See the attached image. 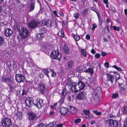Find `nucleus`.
<instances>
[{"mask_svg": "<svg viewBox=\"0 0 127 127\" xmlns=\"http://www.w3.org/2000/svg\"><path fill=\"white\" fill-rule=\"evenodd\" d=\"M53 123H50L46 127H45L44 126V124L42 123H41L40 124H38L35 127H52L53 126Z\"/></svg>", "mask_w": 127, "mask_h": 127, "instance_id": "20", "label": "nucleus"}, {"mask_svg": "<svg viewBox=\"0 0 127 127\" xmlns=\"http://www.w3.org/2000/svg\"><path fill=\"white\" fill-rule=\"evenodd\" d=\"M103 30V31L105 33H108L110 31V30L109 28V26H105Z\"/></svg>", "mask_w": 127, "mask_h": 127, "instance_id": "31", "label": "nucleus"}, {"mask_svg": "<svg viewBox=\"0 0 127 127\" xmlns=\"http://www.w3.org/2000/svg\"><path fill=\"white\" fill-rule=\"evenodd\" d=\"M86 93L84 91H80L76 94V97L79 100H82L85 97Z\"/></svg>", "mask_w": 127, "mask_h": 127, "instance_id": "6", "label": "nucleus"}, {"mask_svg": "<svg viewBox=\"0 0 127 127\" xmlns=\"http://www.w3.org/2000/svg\"><path fill=\"white\" fill-rule=\"evenodd\" d=\"M81 52L83 55L85 57L87 56V54H86V51L85 49H82L81 50Z\"/></svg>", "mask_w": 127, "mask_h": 127, "instance_id": "38", "label": "nucleus"}, {"mask_svg": "<svg viewBox=\"0 0 127 127\" xmlns=\"http://www.w3.org/2000/svg\"><path fill=\"white\" fill-rule=\"evenodd\" d=\"M43 24L45 25L48 27H51L52 26V21L51 20L48 19L46 21H43L42 22Z\"/></svg>", "mask_w": 127, "mask_h": 127, "instance_id": "15", "label": "nucleus"}, {"mask_svg": "<svg viewBox=\"0 0 127 127\" xmlns=\"http://www.w3.org/2000/svg\"><path fill=\"white\" fill-rule=\"evenodd\" d=\"M75 84V83L73 82L70 80H68L67 81V85L69 86L70 87Z\"/></svg>", "mask_w": 127, "mask_h": 127, "instance_id": "30", "label": "nucleus"}, {"mask_svg": "<svg viewBox=\"0 0 127 127\" xmlns=\"http://www.w3.org/2000/svg\"><path fill=\"white\" fill-rule=\"evenodd\" d=\"M112 67L119 71H122V70L121 68L117 67L115 65L112 66Z\"/></svg>", "mask_w": 127, "mask_h": 127, "instance_id": "45", "label": "nucleus"}, {"mask_svg": "<svg viewBox=\"0 0 127 127\" xmlns=\"http://www.w3.org/2000/svg\"><path fill=\"white\" fill-rule=\"evenodd\" d=\"M85 72L89 73L92 75L94 73L93 69L91 67H89L88 69H86Z\"/></svg>", "mask_w": 127, "mask_h": 127, "instance_id": "27", "label": "nucleus"}, {"mask_svg": "<svg viewBox=\"0 0 127 127\" xmlns=\"http://www.w3.org/2000/svg\"><path fill=\"white\" fill-rule=\"evenodd\" d=\"M125 89V86H123L122 87H121L120 88V90L123 92L124 91Z\"/></svg>", "mask_w": 127, "mask_h": 127, "instance_id": "58", "label": "nucleus"}, {"mask_svg": "<svg viewBox=\"0 0 127 127\" xmlns=\"http://www.w3.org/2000/svg\"><path fill=\"white\" fill-rule=\"evenodd\" d=\"M32 103L39 108H41L43 105V100L39 98L33 100Z\"/></svg>", "mask_w": 127, "mask_h": 127, "instance_id": "5", "label": "nucleus"}, {"mask_svg": "<svg viewBox=\"0 0 127 127\" xmlns=\"http://www.w3.org/2000/svg\"><path fill=\"white\" fill-rule=\"evenodd\" d=\"M62 56L61 54L60 53L59 51L57 50L53 51L51 53L50 57L52 59H56L60 61Z\"/></svg>", "mask_w": 127, "mask_h": 127, "instance_id": "3", "label": "nucleus"}, {"mask_svg": "<svg viewBox=\"0 0 127 127\" xmlns=\"http://www.w3.org/2000/svg\"><path fill=\"white\" fill-rule=\"evenodd\" d=\"M39 24L38 22L33 21L30 22L28 24V25L29 28L31 29H34Z\"/></svg>", "mask_w": 127, "mask_h": 127, "instance_id": "7", "label": "nucleus"}, {"mask_svg": "<svg viewBox=\"0 0 127 127\" xmlns=\"http://www.w3.org/2000/svg\"><path fill=\"white\" fill-rule=\"evenodd\" d=\"M63 49L64 52L66 54H68L69 52V48L66 45H64L63 46Z\"/></svg>", "mask_w": 127, "mask_h": 127, "instance_id": "28", "label": "nucleus"}, {"mask_svg": "<svg viewBox=\"0 0 127 127\" xmlns=\"http://www.w3.org/2000/svg\"><path fill=\"white\" fill-rule=\"evenodd\" d=\"M66 88H65L62 90L61 95V98L60 99V101L61 103L63 104L65 98V97L66 95Z\"/></svg>", "mask_w": 127, "mask_h": 127, "instance_id": "8", "label": "nucleus"}, {"mask_svg": "<svg viewBox=\"0 0 127 127\" xmlns=\"http://www.w3.org/2000/svg\"><path fill=\"white\" fill-rule=\"evenodd\" d=\"M95 56L96 58L98 59L100 58V55L99 53H97L95 54Z\"/></svg>", "mask_w": 127, "mask_h": 127, "instance_id": "52", "label": "nucleus"}, {"mask_svg": "<svg viewBox=\"0 0 127 127\" xmlns=\"http://www.w3.org/2000/svg\"><path fill=\"white\" fill-rule=\"evenodd\" d=\"M76 89L75 84L73 85L70 87V90L75 93H76Z\"/></svg>", "mask_w": 127, "mask_h": 127, "instance_id": "36", "label": "nucleus"}, {"mask_svg": "<svg viewBox=\"0 0 127 127\" xmlns=\"http://www.w3.org/2000/svg\"><path fill=\"white\" fill-rule=\"evenodd\" d=\"M45 36L44 34L39 33L37 34L36 36V38L38 40L41 41L42 40Z\"/></svg>", "mask_w": 127, "mask_h": 127, "instance_id": "16", "label": "nucleus"}, {"mask_svg": "<svg viewBox=\"0 0 127 127\" xmlns=\"http://www.w3.org/2000/svg\"><path fill=\"white\" fill-rule=\"evenodd\" d=\"M97 26L95 23H94L93 25V27L92 28V30L93 31L95 30V29L96 28Z\"/></svg>", "mask_w": 127, "mask_h": 127, "instance_id": "56", "label": "nucleus"}, {"mask_svg": "<svg viewBox=\"0 0 127 127\" xmlns=\"http://www.w3.org/2000/svg\"><path fill=\"white\" fill-rule=\"evenodd\" d=\"M113 127H122V124L120 121L114 120Z\"/></svg>", "mask_w": 127, "mask_h": 127, "instance_id": "22", "label": "nucleus"}, {"mask_svg": "<svg viewBox=\"0 0 127 127\" xmlns=\"http://www.w3.org/2000/svg\"><path fill=\"white\" fill-rule=\"evenodd\" d=\"M12 33V31L9 28L6 29L4 32V35L6 36H10Z\"/></svg>", "mask_w": 127, "mask_h": 127, "instance_id": "14", "label": "nucleus"}, {"mask_svg": "<svg viewBox=\"0 0 127 127\" xmlns=\"http://www.w3.org/2000/svg\"><path fill=\"white\" fill-rule=\"evenodd\" d=\"M9 64L8 65V67H12V65H13V68H14V65H15V64H14V62H13V64H11L10 62H9Z\"/></svg>", "mask_w": 127, "mask_h": 127, "instance_id": "60", "label": "nucleus"}, {"mask_svg": "<svg viewBox=\"0 0 127 127\" xmlns=\"http://www.w3.org/2000/svg\"><path fill=\"white\" fill-rule=\"evenodd\" d=\"M86 69V68L85 66L80 65L77 68V70L80 73L85 72V70Z\"/></svg>", "mask_w": 127, "mask_h": 127, "instance_id": "17", "label": "nucleus"}, {"mask_svg": "<svg viewBox=\"0 0 127 127\" xmlns=\"http://www.w3.org/2000/svg\"><path fill=\"white\" fill-rule=\"evenodd\" d=\"M28 116V119L30 121L34 120L37 117L35 114L31 112L29 113Z\"/></svg>", "mask_w": 127, "mask_h": 127, "instance_id": "10", "label": "nucleus"}, {"mask_svg": "<svg viewBox=\"0 0 127 127\" xmlns=\"http://www.w3.org/2000/svg\"><path fill=\"white\" fill-rule=\"evenodd\" d=\"M35 1H32V0H31V3L30 4V9L29 11L31 12L35 8Z\"/></svg>", "mask_w": 127, "mask_h": 127, "instance_id": "23", "label": "nucleus"}, {"mask_svg": "<svg viewBox=\"0 0 127 127\" xmlns=\"http://www.w3.org/2000/svg\"><path fill=\"white\" fill-rule=\"evenodd\" d=\"M96 12L97 13L96 14H97L99 20V21H100V20L101 19V17L100 16V14L99 13V12Z\"/></svg>", "mask_w": 127, "mask_h": 127, "instance_id": "53", "label": "nucleus"}, {"mask_svg": "<svg viewBox=\"0 0 127 127\" xmlns=\"http://www.w3.org/2000/svg\"><path fill=\"white\" fill-rule=\"evenodd\" d=\"M74 16L76 18H77L79 17V14L77 13H75L74 14Z\"/></svg>", "mask_w": 127, "mask_h": 127, "instance_id": "63", "label": "nucleus"}, {"mask_svg": "<svg viewBox=\"0 0 127 127\" xmlns=\"http://www.w3.org/2000/svg\"><path fill=\"white\" fill-rule=\"evenodd\" d=\"M57 127H63V125L62 124H57L56 125Z\"/></svg>", "mask_w": 127, "mask_h": 127, "instance_id": "64", "label": "nucleus"}, {"mask_svg": "<svg viewBox=\"0 0 127 127\" xmlns=\"http://www.w3.org/2000/svg\"><path fill=\"white\" fill-rule=\"evenodd\" d=\"M91 9L92 10L94 11L96 13V12H98L97 11V10L95 8L93 7L91 8Z\"/></svg>", "mask_w": 127, "mask_h": 127, "instance_id": "61", "label": "nucleus"}, {"mask_svg": "<svg viewBox=\"0 0 127 127\" xmlns=\"http://www.w3.org/2000/svg\"><path fill=\"white\" fill-rule=\"evenodd\" d=\"M38 88L40 89V93L42 94L45 93V86L43 84H39L38 86Z\"/></svg>", "mask_w": 127, "mask_h": 127, "instance_id": "11", "label": "nucleus"}, {"mask_svg": "<svg viewBox=\"0 0 127 127\" xmlns=\"http://www.w3.org/2000/svg\"><path fill=\"white\" fill-rule=\"evenodd\" d=\"M74 39L76 41H77L79 40L80 38L79 36L76 35Z\"/></svg>", "mask_w": 127, "mask_h": 127, "instance_id": "54", "label": "nucleus"}, {"mask_svg": "<svg viewBox=\"0 0 127 127\" xmlns=\"http://www.w3.org/2000/svg\"><path fill=\"white\" fill-rule=\"evenodd\" d=\"M21 30H19V34L21 37L20 38L22 40L25 39L29 34V31L26 28H21Z\"/></svg>", "mask_w": 127, "mask_h": 127, "instance_id": "2", "label": "nucleus"}, {"mask_svg": "<svg viewBox=\"0 0 127 127\" xmlns=\"http://www.w3.org/2000/svg\"><path fill=\"white\" fill-rule=\"evenodd\" d=\"M106 53L104 52H102L101 53V56L103 57L105 56L106 55Z\"/></svg>", "mask_w": 127, "mask_h": 127, "instance_id": "62", "label": "nucleus"}, {"mask_svg": "<svg viewBox=\"0 0 127 127\" xmlns=\"http://www.w3.org/2000/svg\"><path fill=\"white\" fill-rule=\"evenodd\" d=\"M123 122V127H127V117L125 118Z\"/></svg>", "mask_w": 127, "mask_h": 127, "instance_id": "41", "label": "nucleus"}, {"mask_svg": "<svg viewBox=\"0 0 127 127\" xmlns=\"http://www.w3.org/2000/svg\"><path fill=\"white\" fill-rule=\"evenodd\" d=\"M27 93V92L26 90L24 89L22 91V95H26Z\"/></svg>", "mask_w": 127, "mask_h": 127, "instance_id": "55", "label": "nucleus"}, {"mask_svg": "<svg viewBox=\"0 0 127 127\" xmlns=\"http://www.w3.org/2000/svg\"><path fill=\"white\" fill-rule=\"evenodd\" d=\"M55 24L56 25V27L58 28L59 25H61V22L58 21L57 20H56L55 21Z\"/></svg>", "mask_w": 127, "mask_h": 127, "instance_id": "35", "label": "nucleus"}, {"mask_svg": "<svg viewBox=\"0 0 127 127\" xmlns=\"http://www.w3.org/2000/svg\"><path fill=\"white\" fill-rule=\"evenodd\" d=\"M39 31L41 32L40 33L44 34L46 32L47 30L45 27H42L39 29Z\"/></svg>", "mask_w": 127, "mask_h": 127, "instance_id": "29", "label": "nucleus"}, {"mask_svg": "<svg viewBox=\"0 0 127 127\" xmlns=\"http://www.w3.org/2000/svg\"><path fill=\"white\" fill-rule=\"evenodd\" d=\"M75 86L76 88V93L81 90V89L79 87V86L78 84H76V83H75Z\"/></svg>", "mask_w": 127, "mask_h": 127, "instance_id": "42", "label": "nucleus"}, {"mask_svg": "<svg viewBox=\"0 0 127 127\" xmlns=\"http://www.w3.org/2000/svg\"><path fill=\"white\" fill-rule=\"evenodd\" d=\"M104 66L105 67L107 68L109 67V63H108L106 62L104 64Z\"/></svg>", "mask_w": 127, "mask_h": 127, "instance_id": "57", "label": "nucleus"}, {"mask_svg": "<svg viewBox=\"0 0 127 127\" xmlns=\"http://www.w3.org/2000/svg\"><path fill=\"white\" fill-rule=\"evenodd\" d=\"M15 77L16 81L18 83H24L25 81H26L27 83H29L30 82V81H27L25 76L23 74H16Z\"/></svg>", "mask_w": 127, "mask_h": 127, "instance_id": "1", "label": "nucleus"}, {"mask_svg": "<svg viewBox=\"0 0 127 127\" xmlns=\"http://www.w3.org/2000/svg\"><path fill=\"white\" fill-rule=\"evenodd\" d=\"M88 10L87 9H85L82 11V13L84 15L86 14Z\"/></svg>", "mask_w": 127, "mask_h": 127, "instance_id": "51", "label": "nucleus"}, {"mask_svg": "<svg viewBox=\"0 0 127 127\" xmlns=\"http://www.w3.org/2000/svg\"><path fill=\"white\" fill-rule=\"evenodd\" d=\"M22 113L21 112H18L16 114V116L18 118H19L20 119H21L22 118Z\"/></svg>", "mask_w": 127, "mask_h": 127, "instance_id": "33", "label": "nucleus"}, {"mask_svg": "<svg viewBox=\"0 0 127 127\" xmlns=\"http://www.w3.org/2000/svg\"><path fill=\"white\" fill-rule=\"evenodd\" d=\"M11 80V79L8 77H2L1 81L4 83H8L9 82H10Z\"/></svg>", "mask_w": 127, "mask_h": 127, "instance_id": "24", "label": "nucleus"}, {"mask_svg": "<svg viewBox=\"0 0 127 127\" xmlns=\"http://www.w3.org/2000/svg\"><path fill=\"white\" fill-rule=\"evenodd\" d=\"M60 111L61 114L64 115L68 111L67 108L65 107H61L60 109Z\"/></svg>", "mask_w": 127, "mask_h": 127, "instance_id": "13", "label": "nucleus"}, {"mask_svg": "<svg viewBox=\"0 0 127 127\" xmlns=\"http://www.w3.org/2000/svg\"><path fill=\"white\" fill-rule=\"evenodd\" d=\"M4 42V40L3 37L1 36H0V47L2 45Z\"/></svg>", "mask_w": 127, "mask_h": 127, "instance_id": "43", "label": "nucleus"}, {"mask_svg": "<svg viewBox=\"0 0 127 127\" xmlns=\"http://www.w3.org/2000/svg\"><path fill=\"white\" fill-rule=\"evenodd\" d=\"M32 98L28 97L26 98L25 103L26 105L29 107H30L32 106Z\"/></svg>", "mask_w": 127, "mask_h": 127, "instance_id": "9", "label": "nucleus"}, {"mask_svg": "<svg viewBox=\"0 0 127 127\" xmlns=\"http://www.w3.org/2000/svg\"><path fill=\"white\" fill-rule=\"evenodd\" d=\"M49 69H43V72L48 77H49V75L48 74V73H49V71L48 70Z\"/></svg>", "mask_w": 127, "mask_h": 127, "instance_id": "37", "label": "nucleus"}, {"mask_svg": "<svg viewBox=\"0 0 127 127\" xmlns=\"http://www.w3.org/2000/svg\"><path fill=\"white\" fill-rule=\"evenodd\" d=\"M107 80L110 81L112 83H113L114 80V77L110 74L107 73L106 74Z\"/></svg>", "mask_w": 127, "mask_h": 127, "instance_id": "18", "label": "nucleus"}, {"mask_svg": "<svg viewBox=\"0 0 127 127\" xmlns=\"http://www.w3.org/2000/svg\"><path fill=\"white\" fill-rule=\"evenodd\" d=\"M83 112L86 115H88L90 113V111L89 110H83Z\"/></svg>", "mask_w": 127, "mask_h": 127, "instance_id": "47", "label": "nucleus"}, {"mask_svg": "<svg viewBox=\"0 0 127 127\" xmlns=\"http://www.w3.org/2000/svg\"><path fill=\"white\" fill-rule=\"evenodd\" d=\"M1 123L3 127H10L12 125L11 119L7 117H5L1 120Z\"/></svg>", "mask_w": 127, "mask_h": 127, "instance_id": "4", "label": "nucleus"}, {"mask_svg": "<svg viewBox=\"0 0 127 127\" xmlns=\"http://www.w3.org/2000/svg\"><path fill=\"white\" fill-rule=\"evenodd\" d=\"M93 95L92 98L95 101H97L98 100L99 97L97 96V95Z\"/></svg>", "mask_w": 127, "mask_h": 127, "instance_id": "40", "label": "nucleus"}, {"mask_svg": "<svg viewBox=\"0 0 127 127\" xmlns=\"http://www.w3.org/2000/svg\"><path fill=\"white\" fill-rule=\"evenodd\" d=\"M114 120L111 119H109L107 120H105V122L106 124H107L109 127H113V125L114 122Z\"/></svg>", "mask_w": 127, "mask_h": 127, "instance_id": "12", "label": "nucleus"}, {"mask_svg": "<svg viewBox=\"0 0 127 127\" xmlns=\"http://www.w3.org/2000/svg\"><path fill=\"white\" fill-rule=\"evenodd\" d=\"M81 121V119L80 118L75 119L74 120V122L75 124H77L80 122Z\"/></svg>", "mask_w": 127, "mask_h": 127, "instance_id": "48", "label": "nucleus"}, {"mask_svg": "<svg viewBox=\"0 0 127 127\" xmlns=\"http://www.w3.org/2000/svg\"><path fill=\"white\" fill-rule=\"evenodd\" d=\"M69 109H70L71 113L72 114H75L77 112V109L75 107H72L71 106H68Z\"/></svg>", "mask_w": 127, "mask_h": 127, "instance_id": "21", "label": "nucleus"}, {"mask_svg": "<svg viewBox=\"0 0 127 127\" xmlns=\"http://www.w3.org/2000/svg\"><path fill=\"white\" fill-rule=\"evenodd\" d=\"M93 116L91 114H89L87 116H86V118L88 119H90L93 118Z\"/></svg>", "mask_w": 127, "mask_h": 127, "instance_id": "49", "label": "nucleus"}, {"mask_svg": "<svg viewBox=\"0 0 127 127\" xmlns=\"http://www.w3.org/2000/svg\"><path fill=\"white\" fill-rule=\"evenodd\" d=\"M118 96V94L117 93H116L113 94L112 97L113 98H117Z\"/></svg>", "mask_w": 127, "mask_h": 127, "instance_id": "50", "label": "nucleus"}, {"mask_svg": "<svg viewBox=\"0 0 127 127\" xmlns=\"http://www.w3.org/2000/svg\"><path fill=\"white\" fill-rule=\"evenodd\" d=\"M101 92V88L99 87H97L96 88L95 90V93H94V95H98L100 94Z\"/></svg>", "mask_w": 127, "mask_h": 127, "instance_id": "25", "label": "nucleus"}, {"mask_svg": "<svg viewBox=\"0 0 127 127\" xmlns=\"http://www.w3.org/2000/svg\"><path fill=\"white\" fill-rule=\"evenodd\" d=\"M58 35L60 36L61 38H63L64 36V31L62 29L60 32L58 33Z\"/></svg>", "mask_w": 127, "mask_h": 127, "instance_id": "32", "label": "nucleus"}, {"mask_svg": "<svg viewBox=\"0 0 127 127\" xmlns=\"http://www.w3.org/2000/svg\"><path fill=\"white\" fill-rule=\"evenodd\" d=\"M52 72V76L54 77L56 76V73L55 72H54L53 70H52L51 71Z\"/></svg>", "mask_w": 127, "mask_h": 127, "instance_id": "59", "label": "nucleus"}, {"mask_svg": "<svg viewBox=\"0 0 127 127\" xmlns=\"http://www.w3.org/2000/svg\"><path fill=\"white\" fill-rule=\"evenodd\" d=\"M29 66L30 67H32L34 66V63L33 61L31 60L30 62L28 61V62Z\"/></svg>", "mask_w": 127, "mask_h": 127, "instance_id": "39", "label": "nucleus"}, {"mask_svg": "<svg viewBox=\"0 0 127 127\" xmlns=\"http://www.w3.org/2000/svg\"><path fill=\"white\" fill-rule=\"evenodd\" d=\"M122 110L124 114H127V107L124 106L123 107Z\"/></svg>", "mask_w": 127, "mask_h": 127, "instance_id": "34", "label": "nucleus"}, {"mask_svg": "<svg viewBox=\"0 0 127 127\" xmlns=\"http://www.w3.org/2000/svg\"><path fill=\"white\" fill-rule=\"evenodd\" d=\"M113 28L114 30L118 32L120 30V27H117L115 26H113Z\"/></svg>", "mask_w": 127, "mask_h": 127, "instance_id": "46", "label": "nucleus"}, {"mask_svg": "<svg viewBox=\"0 0 127 127\" xmlns=\"http://www.w3.org/2000/svg\"><path fill=\"white\" fill-rule=\"evenodd\" d=\"M79 86V87L80 88V89L81 90H82L83 89L85 86V84L83 82L80 81L78 83Z\"/></svg>", "mask_w": 127, "mask_h": 127, "instance_id": "26", "label": "nucleus"}, {"mask_svg": "<svg viewBox=\"0 0 127 127\" xmlns=\"http://www.w3.org/2000/svg\"><path fill=\"white\" fill-rule=\"evenodd\" d=\"M93 112L96 115H99L102 114V113L100 112H98L97 110H94Z\"/></svg>", "mask_w": 127, "mask_h": 127, "instance_id": "44", "label": "nucleus"}, {"mask_svg": "<svg viewBox=\"0 0 127 127\" xmlns=\"http://www.w3.org/2000/svg\"><path fill=\"white\" fill-rule=\"evenodd\" d=\"M67 68L69 70H70L72 69L74 67V63L73 61H69L67 65Z\"/></svg>", "mask_w": 127, "mask_h": 127, "instance_id": "19", "label": "nucleus"}]
</instances>
